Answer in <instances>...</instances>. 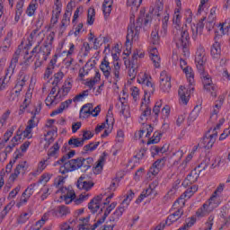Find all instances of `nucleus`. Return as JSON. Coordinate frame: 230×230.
<instances>
[{"mask_svg": "<svg viewBox=\"0 0 230 230\" xmlns=\"http://www.w3.org/2000/svg\"><path fill=\"white\" fill-rule=\"evenodd\" d=\"M93 163H94L93 157L70 159L59 165V173L66 175V173L76 172V170H81L83 173H85L93 166Z\"/></svg>", "mask_w": 230, "mask_h": 230, "instance_id": "1", "label": "nucleus"}, {"mask_svg": "<svg viewBox=\"0 0 230 230\" xmlns=\"http://www.w3.org/2000/svg\"><path fill=\"white\" fill-rule=\"evenodd\" d=\"M71 89H73V83L70 80L65 81L62 87L58 89V93L57 86H53L50 90V93L45 99V104L47 107H53V105H58V103H60V102H62V100L67 96L69 93H71Z\"/></svg>", "mask_w": 230, "mask_h": 230, "instance_id": "2", "label": "nucleus"}, {"mask_svg": "<svg viewBox=\"0 0 230 230\" xmlns=\"http://www.w3.org/2000/svg\"><path fill=\"white\" fill-rule=\"evenodd\" d=\"M181 71L184 73L187 78L189 88L180 86L178 94L180 97V103L182 105H188L191 91L194 90L193 85H195V73L193 72V68H191V66H186V68H183Z\"/></svg>", "mask_w": 230, "mask_h": 230, "instance_id": "3", "label": "nucleus"}, {"mask_svg": "<svg viewBox=\"0 0 230 230\" xmlns=\"http://www.w3.org/2000/svg\"><path fill=\"white\" fill-rule=\"evenodd\" d=\"M40 112V108H36L35 112H32L31 119L28 120L27 126L23 131L20 129L16 132L13 137V141H18L21 143L22 139H31L33 137V128L39 127V119H37V114Z\"/></svg>", "mask_w": 230, "mask_h": 230, "instance_id": "4", "label": "nucleus"}, {"mask_svg": "<svg viewBox=\"0 0 230 230\" xmlns=\"http://www.w3.org/2000/svg\"><path fill=\"white\" fill-rule=\"evenodd\" d=\"M21 47H18L16 51L14 52L13 58L11 59V63L9 66L5 69L4 75L0 78V93L1 91H4L6 89L12 80V76L15 73V68L17 67V64L19 62V57H21L22 53Z\"/></svg>", "mask_w": 230, "mask_h": 230, "instance_id": "5", "label": "nucleus"}, {"mask_svg": "<svg viewBox=\"0 0 230 230\" xmlns=\"http://www.w3.org/2000/svg\"><path fill=\"white\" fill-rule=\"evenodd\" d=\"M58 193H61V199L65 200L66 204H71L74 202L75 206H80L83 202H85L91 197L89 193H82L76 198V193L71 187H61Z\"/></svg>", "mask_w": 230, "mask_h": 230, "instance_id": "6", "label": "nucleus"}, {"mask_svg": "<svg viewBox=\"0 0 230 230\" xmlns=\"http://www.w3.org/2000/svg\"><path fill=\"white\" fill-rule=\"evenodd\" d=\"M133 18L130 17V24L128 27V34L126 37V49H132V42L139 40V31L143 26V18L138 17L136 23H132Z\"/></svg>", "mask_w": 230, "mask_h": 230, "instance_id": "7", "label": "nucleus"}, {"mask_svg": "<svg viewBox=\"0 0 230 230\" xmlns=\"http://www.w3.org/2000/svg\"><path fill=\"white\" fill-rule=\"evenodd\" d=\"M174 33L173 40L177 48L182 49V53L185 57H190V49H188L190 44V33L188 32V29H186V25L181 29H176Z\"/></svg>", "mask_w": 230, "mask_h": 230, "instance_id": "8", "label": "nucleus"}, {"mask_svg": "<svg viewBox=\"0 0 230 230\" xmlns=\"http://www.w3.org/2000/svg\"><path fill=\"white\" fill-rule=\"evenodd\" d=\"M54 40H55V38L49 35L41 46L37 45L36 47L33 48V49L31 50V54L37 55L38 57H42V60L46 62L49 55H51Z\"/></svg>", "mask_w": 230, "mask_h": 230, "instance_id": "9", "label": "nucleus"}, {"mask_svg": "<svg viewBox=\"0 0 230 230\" xmlns=\"http://www.w3.org/2000/svg\"><path fill=\"white\" fill-rule=\"evenodd\" d=\"M114 198V193L110 194L108 197H105L103 194H100L93 198L88 204V208L92 213H98V211L103 212L105 206L111 204V199Z\"/></svg>", "mask_w": 230, "mask_h": 230, "instance_id": "10", "label": "nucleus"}, {"mask_svg": "<svg viewBox=\"0 0 230 230\" xmlns=\"http://www.w3.org/2000/svg\"><path fill=\"white\" fill-rule=\"evenodd\" d=\"M87 96H89V90H84L81 93L75 95L73 99H67L66 101L61 102L59 107L50 113V116L54 117L58 116V114H62L64 111L69 109V106L73 103V102L75 103L84 102Z\"/></svg>", "mask_w": 230, "mask_h": 230, "instance_id": "11", "label": "nucleus"}, {"mask_svg": "<svg viewBox=\"0 0 230 230\" xmlns=\"http://www.w3.org/2000/svg\"><path fill=\"white\" fill-rule=\"evenodd\" d=\"M135 193L132 190H128L126 198L120 203V205L116 208L111 216V222H118L121 217H123V213L128 209V206H130V202H132V199L135 197Z\"/></svg>", "mask_w": 230, "mask_h": 230, "instance_id": "12", "label": "nucleus"}, {"mask_svg": "<svg viewBox=\"0 0 230 230\" xmlns=\"http://www.w3.org/2000/svg\"><path fill=\"white\" fill-rule=\"evenodd\" d=\"M82 13H84V6L77 7L72 18L73 29L72 31H69L68 35L80 37V35L84 33V23L82 22L78 23V19L80 15H82Z\"/></svg>", "mask_w": 230, "mask_h": 230, "instance_id": "13", "label": "nucleus"}, {"mask_svg": "<svg viewBox=\"0 0 230 230\" xmlns=\"http://www.w3.org/2000/svg\"><path fill=\"white\" fill-rule=\"evenodd\" d=\"M203 87L205 91H208V93H210L211 96H217V91L218 89V86L217 84H213V80L211 79V75L209 74L206 73V70L203 68V71H199Z\"/></svg>", "mask_w": 230, "mask_h": 230, "instance_id": "14", "label": "nucleus"}, {"mask_svg": "<svg viewBox=\"0 0 230 230\" xmlns=\"http://www.w3.org/2000/svg\"><path fill=\"white\" fill-rule=\"evenodd\" d=\"M148 103H150V98L148 93L146 92V96L140 106L141 114L138 118L140 125H146V121L148 120V118H150V114H152V109L148 107Z\"/></svg>", "mask_w": 230, "mask_h": 230, "instance_id": "15", "label": "nucleus"}, {"mask_svg": "<svg viewBox=\"0 0 230 230\" xmlns=\"http://www.w3.org/2000/svg\"><path fill=\"white\" fill-rule=\"evenodd\" d=\"M159 186V181L157 180L154 181L148 185V188L144 190L139 195L138 199L136 200V204H141L146 197L151 199H155L157 197V187Z\"/></svg>", "mask_w": 230, "mask_h": 230, "instance_id": "16", "label": "nucleus"}, {"mask_svg": "<svg viewBox=\"0 0 230 230\" xmlns=\"http://www.w3.org/2000/svg\"><path fill=\"white\" fill-rule=\"evenodd\" d=\"M152 77H150V75L145 72H141L138 75H137V84H140V85H143V87H147V90H145V95L146 96V93L150 98L151 94H153V93L155 91V89L154 88V84L152 83Z\"/></svg>", "mask_w": 230, "mask_h": 230, "instance_id": "17", "label": "nucleus"}, {"mask_svg": "<svg viewBox=\"0 0 230 230\" xmlns=\"http://www.w3.org/2000/svg\"><path fill=\"white\" fill-rule=\"evenodd\" d=\"M67 48L68 49L58 52L53 56L52 59L50 60V66H52V67L57 65L58 58H64V57L70 58V57H73L76 53V46H75V43L70 42Z\"/></svg>", "mask_w": 230, "mask_h": 230, "instance_id": "18", "label": "nucleus"}, {"mask_svg": "<svg viewBox=\"0 0 230 230\" xmlns=\"http://www.w3.org/2000/svg\"><path fill=\"white\" fill-rule=\"evenodd\" d=\"M183 208L184 207H182L181 205H177L175 207L172 205V209H176V211L172 212L171 215H169L165 221H163L164 226H172V224H175V222H177V220H181V218L184 215Z\"/></svg>", "mask_w": 230, "mask_h": 230, "instance_id": "19", "label": "nucleus"}, {"mask_svg": "<svg viewBox=\"0 0 230 230\" xmlns=\"http://www.w3.org/2000/svg\"><path fill=\"white\" fill-rule=\"evenodd\" d=\"M37 188V183H32L29 185L25 190L22 193L20 200L16 203V208H22V206H26L28 204V200H30L31 195L35 193V190Z\"/></svg>", "mask_w": 230, "mask_h": 230, "instance_id": "20", "label": "nucleus"}, {"mask_svg": "<svg viewBox=\"0 0 230 230\" xmlns=\"http://www.w3.org/2000/svg\"><path fill=\"white\" fill-rule=\"evenodd\" d=\"M217 137H218V132L212 131L211 134L207 133L205 137H203V138L199 141L198 146L209 150L213 148V145H215V143L217 142Z\"/></svg>", "mask_w": 230, "mask_h": 230, "instance_id": "21", "label": "nucleus"}, {"mask_svg": "<svg viewBox=\"0 0 230 230\" xmlns=\"http://www.w3.org/2000/svg\"><path fill=\"white\" fill-rule=\"evenodd\" d=\"M224 102H226V95H219L217 100L214 102L210 110V121H212V123H215V121L218 119V114L222 109V105H224Z\"/></svg>", "mask_w": 230, "mask_h": 230, "instance_id": "22", "label": "nucleus"}, {"mask_svg": "<svg viewBox=\"0 0 230 230\" xmlns=\"http://www.w3.org/2000/svg\"><path fill=\"white\" fill-rule=\"evenodd\" d=\"M195 64L198 71H204V64H206V49L199 45L196 51Z\"/></svg>", "mask_w": 230, "mask_h": 230, "instance_id": "23", "label": "nucleus"}, {"mask_svg": "<svg viewBox=\"0 0 230 230\" xmlns=\"http://www.w3.org/2000/svg\"><path fill=\"white\" fill-rule=\"evenodd\" d=\"M199 191V187L197 185H192L190 188L187 189L186 191L181 195V197L173 203V206L184 207L186 204V199H191L195 193Z\"/></svg>", "mask_w": 230, "mask_h": 230, "instance_id": "24", "label": "nucleus"}, {"mask_svg": "<svg viewBox=\"0 0 230 230\" xmlns=\"http://www.w3.org/2000/svg\"><path fill=\"white\" fill-rule=\"evenodd\" d=\"M166 162V158L163 157L158 160H156L152 166L149 168V171L147 172V179L152 181L154 177L158 175L159 172H161V168L164 166V163Z\"/></svg>", "mask_w": 230, "mask_h": 230, "instance_id": "25", "label": "nucleus"}, {"mask_svg": "<svg viewBox=\"0 0 230 230\" xmlns=\"http://www.w3.org/2000/svg\"><path fill=\"white\" fill-rule=\"evenodd\" d=\"M172 89V76L165 70L160 74V90L163 93H170Z\"/></svg>", "mask_w": 230, "mask_h": 230, "instance_id": "26", "label": "nucleus"}, {"mask_svg": "<svg viewBox=\"0 0 230 230\" xmlns=\"http://www.w3.org/2000/svg\"><path fill=\"white\" fill-rule=\"evenodd\" d=\"M71 15H73V3L70 2L66 5V9L65 13L63 14V18L61 20L60 30L64 31L71 24Z\"/></svg>", "mask_w": 230, "mask_h": 230, "instance_id": "27", "label": "nucleus"}, {"mask_svg": "<svg viewBox=\"0 0 230 230\" xmlns=\"http://www.w3.org/2000/svg\"><path fill=\"white\" fill-rule=\"evenodd\" d=\"M26 170H28V162L24 161V162L20 163L14 169L13 173H12L9 176V181L11 182H15V181H17V178L19 177V175H21V173H24L26 172Z\"/></svg>", "mask_w": 230, "mask_h": 230, "instance_id": "28", "label": "nucleus"}, {"mask_svg": "<svg viewBox=\"0 0 230 230\" xmlns=\"http://www.w3.org/2000/svg\"><path fill=\"white\" fill-rule=\"evenodd\" d=\"M149 58L153 62V66L155 69H159V67H161V57L159 56V50H157V48H149Z\"/></svg>", "mask_w": 230, "mask_h": 230, "instance_id": "29", "label": "nucleus"}, {"mask_svg": "<svg viewBox=\"0 0 230 230\" xmlns=\"http://www.w3.org/2000/svg\"><path fill=\"white\" fill-rule=\"evenodd\" d=\"M204 21H206V18L199 20L197 24L192 23L190 25L193 40H197V37H199V35H202V31H204Z\"/></svg>", "mask_w": 230, "mask_h": 230, "instance_id": "30", "label": "nucleus"}, {"mask_svg": "<svg viewBox=\"0 0 230 230\" xmlns=\"http://www.w3.org/2000/svg\"><path fill=\"white\" fill-rule=\"evenodd\" d=\"M44 0H31L29 3L25 13L27 17H35V13H37V10H39V3H42Z\"/></svg>", "mask_w": 230, "mask_h": 230, "instance_id": "31", "label": "nucleus"}, {"mask_svg": "<svg viewBox=\"0 0 230 230\" xmlns=\"http://www.w3.org/2000/svg\"><path fill=\"white\" fill-rule=\"evenodd\" d=\"M26 0H18L15 5L14 10V20L13 24H17L19 21H21V17H22V13H24V3Z\"/></svg>", "mask_w": 230, "mask_h": 230, "instance_id": "32", "label": "nucleus"}, {"mask_svg": "<svg viewBox=\"0 0 230 230\" xmlns=\"http://www.w3.org/2000/svg\"><path fill=\"white\" fill-rule=\"evenodd\" d=\"M40 31H39V30L32 31L27 39L28 42L26 43L25 48L27 49H30V48H31V46H33L34 42H37L38 46H40Z\"/></svg>", "mask_w": 230, "mask_h": 230, "instance_id": "33", "label": "nucleus"}, {"mask_svg": "<svg viewBox=\"0 0 230 230\" xmlns=\"http://www.w3.org/2000/svg\"><path fill=\"white\" fill-rule=\"evenodd\" d=\"M152 132H154V127H152V125L146 124L139 131L135 133V137L138 139H143V137L150 138Z\"/></svg>", "mask_w": 230, "mask_h": 230, "instance_id": "34", "label": "nucleus"}, {"mask_svg": "<svg viewBox=\"0 0 230 230\" xmlns=\"http://www.w3.org/2000/svg\"><path fill=\"white\" fill-rule=\"evenodd\" d=\"M205 204H207L210 210L215 211V209H217V208L222 204V197L212 194L210 199H208Z\"/></svg>", "mask_w": 230, "mask_h": 230, "instance_id": "35", "label": "nucleus"}, {"mask_svg": "<svg viewBox=\"0 0 230 230\" xmlns=\"http://www.w3.org/2000/svg\"><path fill=\"white\" fill-rule=\"evenodd\" d=\"M32 96H33V93H31V90L29 89L25 93V98L22 104L20 106V109L18 111L19 116H21L22 114H24V111H26L30 103H31Z\"/></svg>", "mask_w": 230, "mask_h": 230, "instance_id": "36", "label": "nucleus"}, {"mask_svg": "<svg viewBox=\"0 0 230 230\" xmlns=\"http://www.w3.org/2000/svg\"><path fill=\"white\" fill-rule=\"evenodd\" d=\"M83 224L79 225L78 230H96L98 226L102 224V221L99 220L93 224V226L89 225V217L80 219Z\"/></svg>", "mask_w": 230, "mask_h": 230, "instance_id": "37", "label": "nucleus"}, {"mask_svg": "<svg viewBox=\"0 0 230 230\" xmlns=\"http://www.w3.org/2000/svg\"><path fill=\"white\" fill-rule=\"evenodd\" d=\"M77 188L78 190H83L84 191H90V190L94 188V182L91 181H84V179L80 177L77 181Z\"/></svg>", "mask_w": 230, "mask_h": 230, "instance_id": "38", "label": "nucleus"}, {"mask_svg": "<svg viewBox=\"0 0 230 230\" xmlns=\"http://www.w3.org/2000/svg\"><path fill=\"white\" fill-rule=\"evenodd\" d=\"M199 174L196 172V171L192 170L181 184L184 186V188L190 186V184H193V182H197V181H199Z\"/></svg>", "mask_w": 230, "mask_h": 230, "instance_id": "39", "label": "nucleus"}, {"mask_svg": "<svg viewBox=\"0 0 230 230\" xmlns=\"http://www.w3.org/2000/svg\"><path fill=\"white\" fill-rule=\"evenodd\" d=\"M100 69L102 72L103 75L105 76V78L107 80H109L111 78V63L109 62V60H107V58H104L101 65H100Z\"/></svg>", "mask_w": 230, "mask_h": 230, "instance_id": "40", "label": "nucleus"}, {"mask_svg": "<svg viewBox=\"0 0 230 230\" xmlns=\"http://www.w3.org/2000/svg\"><path fill=\"white\" fill-rule=\"evenodd\" d=\"M112 128L114 127V119L112 117H107L105 122L102 125H98L95 128V134H100V132L105 128Z\"/></svg>", "mask_w": 230, "mask_h": 230, "instance_id": "41", "label": "nucleus"}, {"mask_svg": "<svg viewBox=\"0 0 230 230\" xmlns=\"http://www.w3.org/2000/svg\"><path fill=\"white\" fill-rule=\"evenodd\" d=\"M112 4H114V0L103 1L102 10L105 19H107V17H110L112 12Z\"/></svg>", "mask_w": 230, "mask_h": 230, "instance_id": "42", "label": "nucleus"}, {"mask_svg": "<svg viewBox=\"0 0 230 230\" xmlns=\"http://www.w3.org/2000/svg\"><path fill=\"white\" fill-rule=\"evenodd\" d=\"M197 148H199L197 146H195L192 149V151L187 155L185 160L180 164L178 167V170L180 172H182L186 170V167L188 166V163L193 159V155H195V152H197Z\"/></svg>", "mask_w": 230, "mask_h": 230, "instance_id": "43", "label": "nucleus"}, {"mask_svg": "<svg viewBox=\"0 0 230 230\" xmlns=\"http://www.w3.org/2000/svg\"><path fill=\"white\" fill-rule=\"evenodd\" d=\"M60 13H62V5H54L52 10L51 24H57L58 19H60Z\"/></svg>", "mask_w": 230, "mask_h": 230, "instance_id": "44", "label": "nucleus"}, {"mask_svg": "<svg viewBox=\"0 0 230 230\" xmlns=\"http://www.w3.org/2000/svg\"><path fill=\"white\" fill-rule=\"evenodd\" d=\"M210 55L212 58H220V55H222V47L218 41H216L211 46Z\"/></svg>", "mask_w": 230, "mask_h": 230, "instance_id": "45", "label": "nucleus"}, {"mask_svg": "<svg viewBox=\"0 0 230 230\" xmlns=\"http://www.w3.org/2000/svg\"><path fill=\"white\" fill-rule=\"evenodd\" d=\"M103 166H105V157L101 156L93 168L94 175H100L103 172Z\"/></svg>", "mask_w": 230, "mask_h": 230, "instance_id": "46", "label": "nucleus"}, {"mask_svg": "<svg viewBox=\"0 0 230 230\" xmlns=\"http://www.w3.org/2000/svg\"><path fill=\"white\" fill-rule=\"evenodd\" d=\"M121 67L119 66V63L116 62L114 64V68L112 70V75H113V81L114 84H117L121 78H123V75H121Z\"/></svg>", "mask_w": 230, "mask_h": 230, "instance_id": "47", "label": "nucleus"}, {"mask_svg": "<svg viewBox=\"0 0 230 230\" xmlns=\"http://www.w3.org/2000/svg\"><path fill=\"white\" fill-rule=\"evenodd\" d=\"M75 154H76V152L75 150H72L69 153H67L66 155H64L59 160H58L57 162H55L53 164V166H60V165L64 164L65 163H67V161H69V159H71L72 157H75Z\"/></svg>", "mask_w": 230, "mask_h": 230, "instance_id": "48", "label": "nucleus"}, {"mask_svg": "<svg viewBox=\"0 0 230 230\" xmlns=\"http://www.w3.org/2000/svg\"><path fill=\"white\" fill-rule=\"evenodd\" d=\"M85 142H84L83 138L80 137H71L68 140L69 148H80L84 146Z\"/></svg>", "mask_w": 230, "mask_h": 230, "instance_id": "49", "label": "nucleus"}, {"mask_svg": "<svg viewBox=\"0 0 230 230\" xmlns=\"http://www.w3.org/2000/svg\"><path fill=\"white\" fill-rule=\"evenodd\" d=\"M60 152V146L58 145V142H56L53 146H51L49 149L48 156L49 159H51L53 157L54 159H57L58 157V154Z\"/></svg>", "mask_w": 230, "mask_h": 230, "instance_id": "50", "label": "nucleus"}, {"mask_svg": "<svg viewBox=\"0 0 230 230\" xmlns=\"http://www.w3.org/2000/svg\"><path fill=\"white\" fill-rule=\"evenodd\" d=\"M212 210L208 208V204L204 203L201 208L196 211V217L198 218H204L207 215H209Z\"/></svg>", "mask_w": 230, "mask_h": 230, "instance_id": "51", "label": "nucleus"}, {"mask_svg": "<svg viewBox=\"0 0 230 230\" xmlns=\"http://www.w3.org/2000/svg\"><path fill=\"white\" fill-rule=\"evenodd\" d=\"M93 103L84 104L80 110V118L85 119L91 116V108Z\"/></svg>", "mask_w": 230, "mask_h": 230, "instance_id": "52", "label": "nucleus"}, {"mask_svg": "<svg viewBox=\"0 0 230 230\" xmlns=\"http://www.w3.org/2000/svg\"><path fill=\"white\" fill-rule=\"evenodd\" d=\"M197 223V217L192 216L186 219L185 224L177 230H190Z\"/></svg>", "mask_w": 230, "mask_h": 230, "instance_id": "53", "label": "nucleus"}, {"mask_svg": "<svg viewBox=\"0 0 230 230\" xmlns=\"http://www.w3.org/2000/svg\"><path fill=\"white\" fill-rule=\"evenodd\" d=\"M69 213H71V210L66 206H59L55 210L56 217H67Z\"/></svg>", "mask_w": 230, "mask_h": 230, "instance_id": "54", "label": "nucleus"}, {"mask_svg": "<svg viewBox=\"0 0 230 230\" xmlns=\"http://www.w3.org/2000/svg\"><path fill=\"white\" fill-rule=\"evenodd\" d=\"M96 19V10L93 7H90L87 13V21L86 23L88 26H93Z\"/></svg>", "mask_w": 230, "mask_h": 230, "instance_id": "55", "label": "nucleus"}, {"mask_svg": "<svg viewBox=\"0 0 230 230\" xmlns=\"http://www.w3.org/2000/svg\"><path fill=\"white\" fill-rule=\"evenodd\" d=\"M202 111V106L201 105H197L192 111L190 112V114L189 115V121H195V119H197V118H199V116H200V112Z\"/></svg>", "mask_w": 230, "mask_h": 230, "instance_id": "56", "label": "nucleus"}, {"mask_svg": "<svg viewBox=\"0 0 230 230\" xmlns=\"http://www.w3.org/2000/svg\"><path fill=\"white\" fill-rule=\"evenodd\" d=\"M170 21V13L166 10L164 13L163 19H162V28L164 35H166V31L168 30V22Z\"/></svg>", "mask_w": 230, "mask_h": 230, "instance_id": "57", "label": "nucleus"}, {"mask_svg": "<svg viewBox=\"0 0 230 230\" xmlns=\"http://www.w3.org/2000/svg\"><path fill=\"white\" fill-rule=\"evenodd\" d=\"M98 146H100V142H91L90 144L85 145L83 147V154H89L91 152H94V150H96Z\"/></svg>", "mask_w": 230, "mask_h": 230, "instance_id": "58", "label": "nucleus"}, {"mask_svg": "<svg viewBox=\"0 0 230 230\" xmlns=\"http://www.w3.org/2000/svg\"><path fill=\"white\" fill-rule=\"evenodd\" d=\"M161 137H163V133L156 131L153 134V137H150L147 141V145H157L159 141H161Z\"/></svg>", "mask_w": 230, "mask_h": 230, "instance_id": "59", "label": "nucleus"}, {"mask_svg": "<svg viewBox=\"0 0 230 230\" xmlns=\"http://www.w3.org/2000/svg\"><path fill=\"white\" fill-rule=\"evenodd\" d=\"M11 114L12 111L10 110H7L2 114V116L0 117V128H3V127H6V123L8 122Z\"/></svg>", "mask_w": 230, "mask_h": 230, "instance_id": "60", "label": "nucleus"}, {"mask_svg": "<svg viewBox=\"0 0 230 230\" xmlns=\"http://www.w3.org/2000/svg\"><path fill=\"white\" fill-rule=\"evenodd\" d=\"M26 82H28V76L24 75L23 77L19 78L16 81L14 89H16V91L22 92L24 85H26Z\"/></svg>", "mask_w": 230, "mask_h": 230, "instance_id": "61", "label": "nucleus"}, {"mask_svg": "<svg viewBox=\"0 0 230 230\" xmlns=\"http://www.w3.org/2000/svg\"><path fill=\"white\" fill-rule=\"evenodd\" d=\"M64 78V72L59 71L58 73H56L54 75V78L53 81L51 83V84L53 85V87H56V89H58V84H60V81Z\"/></svg>", "mask_w": 230, "mask_h": 230, "instance_id": "62", "label": "nucleus"}, {"mask_svg": "<svg viewBox=\"0 0 230 230\" xmlns=\"http://www.w3.org/2000/svg\"><path fill=\"white\" fill-rule=\"evenodd\" d=\"M218 31H216V33H221V35H227L229 33L230 30V24L227 23V22L220 23L218 25Z\"/></svg>", "mask_w": 230, "mask_h": 230, "instance_id": "63", "label": "nucleus"}, {"mask_svg": "<svg viewBox=\"0 0 230 230\" xmlns=\"http://www.w3.org/2000/svg\"><path fill=\"white\" fill-rule=\"evenodd\" d=\"M35 57H38L37 54H32L31 52L30 54V52L26 51L23 57L24 66H30V64L35 60Z\"/></svg>", "mask_w": 230, "mask_h": 230, "instance_id": "64", "label": "nucleus"}]
</instances>
